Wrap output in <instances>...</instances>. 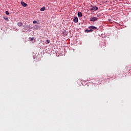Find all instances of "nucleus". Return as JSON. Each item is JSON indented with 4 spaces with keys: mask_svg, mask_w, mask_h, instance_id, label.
I'll return each instance as SVG.
<instances>
[{
    "mask_svg": "<svg viewBox=\"0 0 131 131\" xmlns=\"http://www.w3.org/2000/svg\"><path fill=\"white\" fill-rule=\"evenodd\" d=\"M20 3H21V5L23 7H27V6H28V5H27V4L25 3L24 2H21Z\"/></svg>",
    "mask_w": 131,
    "mask_h": 131,
    "instance_id": "obj_5",
    "label": "nucleus"
},
{
    "mask_svg": "<svg viewBox=\"0 0 131 131\" xmlns=\"http://www.w3.org/2000/svg\"><path fill=\"white\" fill-rule=\"evenodd\" d=\"M73 21L75 23H77V22H78V18L76 16L74 17Z\"/></svg>",
    "mask_w": 131,
    "mask_h": 131,
    "instance_id": "obj_3",
    "label": "nucleus"
},
{
    "mask_svg": "<svg viewBox=\"0 0 131 131\" xmlns=\"http://www.w3.org/2000/svg\"><path fill=\"white\" fill-rule=\"evenodd\" d=\"M4 19L5 20H8V17H4Z\"/></svg>",
    "mask_w": 131,
    "mask_h": 131,
    "instance_id": "obj_13",
    "label": "nucleus"
},
{
    "mask_svg": "<svg viewBox=\"0 0 131 131\" xmlns=\"http://www.w3.org/2000/svg\"><path fill=\"white\" fill-rule=\"evenodd\" d=\"M93 30L92 29L90 30H88V29H86L85 30V32H86V33H89V32H93Z\"/></svg>",
    "mask_w": 131,
    "mask_h": 131,
    "instance_id": "obj_6",
    "label": "nucleus"
},
{
    "mask_svg": "<svg viewBox=\"0 0 131 131\" xmlns=\"http://www.w3.org/2000/svg\"><path fill=\"white\" fill-rule=\"evenodd\" d=\"M89 29H93L94 30H96L97 29V27L94 26H91L88 27Z\"/></svg>",
    "mask_w": 131,
    "mask_h": 131,
    "instance_id": "obj_4",
    "label": "nucleus"
},
{
    "mask_svg": "<svg viewBox=\"0 0 131 131\" xmlns=\"http://www.w3.org/2000/svg\"><path fill=\"white\" fill-rule=\"evenodd\" d=\"M46 43L48 45V43H50V40H46Z\"/></svg>",
    "mask_w": 131,
    "mask_h": 131,
    "instance_id": "obj_11",
    "label": "nucleus"
},
{
    "mask_svg": "<svg viewBox=\"0 0 131 131\" xmlns=\"http://www.w3.org/2000/svg\"><path fill=\"white\" fill-rule=\"evenodd\" d=\"M17 25H18V26H19V27H21V26H22V25H23V24H22V23H17Z\"/></svg>",
    "mask_w": 131,
    "mask_h": 131,
    "instance_id": "obj_8",
    "label": "nucleus"
},
{
    "mask_svg": "<svg viewBox=\"0 0 131 131\" xmlns=\"http://www.w3.org/2000/svg\"><path fill=\"white\" fill-rule=\"evenodd\" d=\"M33 39H34V38H33V37L31 38V41L33 40Z\"/></svg>",
    "mask_w": 131,
    "mask_h": 131,
    "instance_id": "obj_14",
    "label": "nucleus"
},
{
    "mask_svg": "<svg viewBox=\"0 0 131 131\" xmlns=\"http://www.w3.org/2000/svg\"><path fill=\"white\" fill-rule=\"evenodd\" d=\"M45 10H46V7H42L40 8V11H43Z\"/></svg>",
    "mask_w": 131,
    "mask_h": 131,
    "instance_id": "obj_9",
    "label": "nucleus"
},
{
    "mask_svg": "<svg viewBox=\"0 0 131 131\" xmlns=\"http://www.w3.org/2000/svg\"><path fill=\"white\" fill-rule=\"evenodd\" d=\"M99 14L97 15V17H99Z\"/></svg>",
    "mask_w": 131,
    "mask_h": 131,
    "instance_id": "obj_15",
    "label": "nucleus"
},
{
    "mask_svg": "<svg viewBox=\"0 0 131 131\" xmlns=\"http://www.w3.org/2000/svg\"><path fill=\"white\" fill-rule=\"evenodd\" d=\"M78 17H82V13L81 12L78 13Z\"/></svg>",
    "mask_w": 131,
    "mask_h": 131,
    "instance_id": "obj_7",
    "label": "nucleus"
},
{
    "mask_svg": "<svg viewBox=\"0 0 131 131\" xmlns=\"http://www.w3.org/2000/svg\"><path fill=\"white\" fill-rule=\"evenodd\" d=\"M5 13H6V15H10V12H9L8 11H6Z\"/></svg>",
    "mask_w": 131,
    "mask_h": 131,
    "instance_id": "obj_10",
    "label": "nucleus"
},
{
    "mask_svg": "<svg viewBox=\"0 0 131 131\" xmlns=\"http://www.w3.org/2000/svg\"><path fill=\"white\" fill-rule=\"evenodd\" d=\"M33 23L34 24H36L37 23V21H36V20H34L33 22Z\"/></svg>",
    "mask_w": 131,
    "mask_h": 131,
    "instance_id": "obj_12",
    "label": "nucleus"
},
{
    "mask_svg": "<svg viewBox=\"0 0 131 131\" xmlns=\"http://www.w3.org/2000/svg\"><path fill=\"white\" fill-rule=\"evenodd\" d=\"M98 20V18L96 17H93L90 18V21H92V22H95V21H97Z\"/></svg>",
    "mask_w": 131,
    "mask_h": 131,
    "instance_id": "obj_2",
    "label": "nucleus"
},
{
    "mask_svg": "<svg viewBox=\"0 0 131 131\" xmlns=\"http://www.w3.org/2000/svg\"><path fill=\"white\" fill-rule=\"evenodd\" d=\"M91 10H92V11H97L98 10V7L92 5L91 7Z\"/></svg>",
    "mask_w": 131,
    "mask_h": 131,
    "instance_id": "obj_1",
    "label": "nucleus"
}]
</instances>
